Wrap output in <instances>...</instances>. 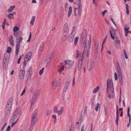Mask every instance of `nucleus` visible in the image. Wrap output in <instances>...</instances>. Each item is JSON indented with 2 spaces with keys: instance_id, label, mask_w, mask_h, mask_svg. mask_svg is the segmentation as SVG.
I'll return each mask as SVG.
<instances>
[{
  "instance_id": "obj_1",
  "label": "nucleus",
  "mask_w": 131,
  "mask_h": 131,
  "mask_svg": "<svg viewBox=\"0 0 131 131\" xmlns=\"http://www.w3.org/2000/svg\"><path fill=\"white\" fill-rule=\"evenodd\" d=\"M91 35H89V40L88 41L86 42L84 46V52L83 53H80L79 54L78 51H77V53L76 57L78 58L79 56V60L78 61V67L79 70H80L81 68L83 61V55L86 54L87 57L89 55L90 49L91 47Z\"/></svg>"
},
{
  "instance_id": "obj_2",
  "label": "nucleus",
  "mask_w": 131,
  "mask_h": 131,
  "mask_svg": "<svg viewBox=\"0 0 131 131\" xmlns=\"http://www.w3.org/2000/svg\"><path fill=\"white\" fill-rule=\"evenodd\" d=\"M116 68L117 70L119 79V81L120 84L122 85L123 84V80L124 78V76L122 74V72L121 70L119 63L117 61L116 62Z\"/></svg>"
},
{
  "instance_id": "obj_3",
  "label": "nucleus",
  "mask_w": 131,
  "mask_h": 131,
  "mask_svg": "<svg viewBox=\"0 0 131 131\" xmlns=\"http://www.w3.org/2000/svg\"><path fill=\"white\" fill-rule=\"evenodd\" d=\"M13 102V98H10L8 101L5 108V115H8L9 114Z\"/></svg>"
},
{
  "instance_id": "obj_4",
  "label": "nucleus",
  "mask_w": 131,
  "mask_h": 131,
  "mask_svg": "<svg viewBox=\"0 0 131 131\" xmlns=\"http://www.w3.org/2000/svg\"><path fill=\"white\" fill-rule=\"evenodd\" d=\"M61 81L59 77H57L54 81L52 83V88L54 89H56L57 87L59 86L61 84Z\"/></svg>"
},
{
  "instance_id": "obj_5",
  "label": "nucleus",
  "mask_w": 131,
  "mask_h": 131,
  "mask_svg": "<svg viewBox=\"0 0 131 131\" xmlns=\"http://www.w3.org/2000/svg\"><path fill=\"white\" fill-rule=\"evenodd\" d=\"M79 3L78 4L77 8H75L74 11V15L77 16V13H78V16L80 17L81 15L82 9V6L80 4L81 0H79Z\"/></svg>"
},
{
  "instance_id": "obj_6",
  "label": "nucleus",
  "mask_w": 131,
  "mask_h": 131,
  "mask_svg": "<svg viewBox=\"0 0 131 131\" xmlns=\"http://www.w3.org/2000/svg\"><path fill=\"white\" fill-rule=\"evenodd\" d=\"M9 56L10 54L7 53H5L4 55L3 61L4 63V64H3V69L4 70L6 69L7 67L6 65L7 64V62Z\"/></svg>"
},
{
  "instance_id": "obj_7",
  "label": "nucleus",
  "mask_w": 131,
  "mask_h": 131,
  "mask_svg": "<svg viewBox=\"0 0 131 131\" xmlns=\"http://www.w3.org/2000/svg\"><path fill=\"white\" fill-rule=\"evenodd\" d=\"M23 40L22 37H20L16 40V55H18V54L19 49L20 47V42Z\"/></svg>"
},
{
  "instance_id": "obj_8",
  "label": "nucleus",
  "mask_w": 131,
  "mask_h": 131,
  "mask_svg": "<svg viewBox=\"0 0 131 131\" xmlns=\"http://www.w3.org/2000/svg\"><path fill=\"white\" fill-rule=\"evenodd\" d=\"M65 63L66 67L69 69L72 67L74 62L73 61L67 60H65Z\"/></svg>"
},
{
  "instance_id": "obj_9",
  "label": "nucleus",
  "mask_w": 131,
  "mask_h": 131,
  "mask_svg": "<svg viewBox=\"0 0 131 131\" xmlns=\"http://www.w3.org/2000/svg\"><path fill=\"white\" fill-rule=\"evenodd\" d=\"M38 110L36 109L32 115V119H31V122H37V112Z\"/></svg>"
},
{
  "instance_id": "obj_10",
  "label": "nucleus",
  "mask_w": 131,
  "mask_h": 131,
  "mask_svg": "<svg viewBox=\"0 0 131 131\" xmlns=\"http://www.w3.org/2000/svg\"><path fill=\"white\" fill-rule=\"evenodd\" d=\"M63 107H62L60 108V110L58 111L57 107L55 106L54 107L53 111L54 112L57 113L58 116H59L63 113Z\"/></svg>"
},
{
  "instance_id": "obj_11",
  "label": "nucleus",
  "mask_w": 131,
  "mask_h": 131,
  "mask_svg": "<svg viewBox=\"0 0 131 131\" xmlns=\"http://www.w3.org/2000/svg\"><path fill=\"white\" fill-rule=\"evenodd\" d=\"M113 91L114 88L112 81L111 80H107V91L109 88Z\"/></svg>"
},
{
  "instance_id": "obj_12",
  "label": "nucleus",
  "mask_w": 131,
  "mask_h": 131,
  "mask_svg": "<svg viewBox=\"0 0 131 131\" xmlns=\"http://www.w3.org/2000/svg\"><path fill=\"white\" fill-rule=\"evenodd\" d=\"M117 30L113 28H111L109 31L111 38L113 39H115L114 36L116 35V32Z\"/></svg>"
},
{
  "instance_id": "obj_13",
  "label": "nucleus",
  "mask_w": 131,
  "mask_h": 131,
  "mask_svg": "<svg viewBox=\"0 0 131 131\" xmlns=\"http://www.w3.org/2000/svg\"><path fill=\"white\" fill-rule=\"evenodd\" d=\"M87 34L86 32L85 31H83L82 33L81 36L80 38L81 40L82 41V42L83 43H84L86 39Z\"/></svg>"
},
{
  "instance_id": "obj_14",
  "label": "nucleus",
  "mask_w": 131,
  "mask_h": 131,
  "mask_svg": "<svg viewBox=\"0 0 131 131\" xmlns=\"http://www.w3.org/2000/svg\"><path fill=\"white\" fill-rule=\"evenodd\" d=\"M69 30V28L67 23L64 24L63 28V32L64 34H68Z\"/></svg>"
},
{
  "instance_id": "obj_15",
  "label": "nucleus",
  "mask_w": 131,
  "mask_h": 131,
  "mask_svg": "<svg viewBox=\"0 0 131 131\" xmlns=\"http://www.w3.org/2000/svg\"><path fill=\"white\" fill-rule=\"evenodd\" d=\"M94 62L91 61H89L88 63L87 68L89 71H91L94 67Z\"/></svg>"
},
{
  "instance_id": "obj_16",
  "label": "nucleus",
  "mask_w": 131,
  "mask_h": 131,
  "mask_svg": "<svg viewBox=\"0 0 131 131\" xmlns=\"http://www.w3.org/2000/svg\"><path fill=\"white\" fill-rule=\"evenodd\" d=\"M8 41L12 46H14V38L12 35H10L9 36L8 38Z\"/></svg>"
},
{
  "instance_id": "obj_17",
  "label": "nucleus",
  "mask_w": 131,
  "mask_h": 131,
  "mask_svg": "<svg viewBox=\"0 0 131 131\" xmlns=\"http://www.w3.org/2000/svg\"><path fill=\"white\" fill-rule=\"evenodd\" d=\"M70 84V82L68 81L66 82L63 89V93H64L67 91Z\"/></svg>"
},
{
  "instance_id": "obj_18",
  "label": "nucleus",
  "mask_w": 131,
  "mask_h": 131,
  "mask_svg": "<svg viewBox=\"0 0 131 131\" xmlns=\"http://www.w3.org/2000/svg\"><path fill=\"white\" fill-rule=\"evenodd\" d=\"M31 52H30L27 53L24 58L25 61H28L30 59V58L32 56Z\"/></svg>"
},
{
  "instance_id": "obj_19",
  "label": "nucleus",
  "mask_w": 131,
  "mask_h": 131,
  "mask_svg": "<svg viewBox=\"0 0 131 131\" xmlns=\"http://www.w3.org/2000/svg\"><path fill=\"white\" fill-rule=\"evenodd\" d=\"M38 96V95L37 94H34L33 95L31 101V105H33L34 104Z\"/></svg>"
},
{
  "instance_id": "obj_20",
  "label": "nucleus",
  "mask_w": 131,
  "mask_h": 131,
  "mask_svg": "<svg viewBox=\"0 0 131 131\" xmlns=\"http://www.w3.org/2000/svg\"><path fill=\"white\" fill-rule=\"evenodd\" d=\"M25 73V72L24 70H20L19 75L20 79H22L24 78Z\"/></svg>"
},
{
  "instance_id": "obj_21",
  "label": "nucleus",
  "mask_w": 131,
  "mask_h": 131,
  "mask_svg": "<svg viewBox=\"0 0 131 131\" xmlns=\"http://www.w3.org/2000/svg\"><path fill=\"white\" fill-rule=\"evenodd\" d=\"M74 34H70L68 37V39L70 42H72L73 41Z\"/></svg>"
},
{
  "instance_id": "obj_22",
  "label": "nucleus",
  "mask_w": 131,
  "mask_h": 131,
  "mask_svg": "<svg viewBox=\"0 0 131 131\" xmlns=\"http://www.w3.org/2000/svg\"><path fill=\"white\" fill-rule=\"evenodd\" d=\"M53 54L52 53H50L48 55L47 58H46V60L48 63H50V62L52 59Z\"/></svg>"
},
{
  "instance_id": "obj_23",
  "label": "nucleus",
  "mask_w": 131,
  "mask_h": 131,
  "mask_svg": "<svg viewBox=\"0 0 131 131\" xmlns=\"http://www.w3.org/2000/svg\"><path fill=\"white\" fill-rule=\"evenodd\" d=\"M32 73V67H30L28 71L27 74L26 76H31Z\"/></svg>"
},
{
  "instance_id": "obj_24",
  "label": "nucleus",
  "mask_w": 131,
  "mask_h": 131,
  "mask_svg": "<svg viewBox=\"0 0 131 131\" xmlns=\"http://www.w3.org/2000/svg\"><path fill=\"white\" fill-rule=\"evenodd\" d=\"M16 14V12H14L12 13H10L8 14L7 16V17L9 19H12L14 18L13 16L15 15Z\"/></svg>"
},
{
  "instance_id": "obj_25",
  "label": "nucleus",
  "mask_w": 131,
  "mask_h": 131,
  "mask_svg": "<svg viewBox=\"0 0 131 131\" xmlns=\"http://www.w3.org/2000/svg\"><path fill=\"white\" fill-rule=\"evenodd\" d=\"M19 110L18 109H17L16 110L13 114L12 116L14 117V118H16L18 115V114L19 112Z\"/></svg>"
},
{
  "instance_id": "obj_26",
  "label": "nucleus",
  "mask_w": 131,
  "mask_h": 131,
  "mask_svg": "<svg viewBox=\"0 0 131 131\" xmlns=\"http://www.w3.org/2000/svg\"><path fill=\"white\" fill-rule=\"evenodd\" d=\"M36 123V122H31V124L30 128V131H31L33 130Z\"/></svg>"
},
{
  "instance_id": "obj_27",
  "label": "nucleus",
  "mask_w": 131,
  "mask_h": 131,
  "mask_svg": "<svg viewBox=\"0 0 131 131\" xmlns=\"http://www.w3.org/2000/svg\"><path fill=\"white\" fill-rule=\"evenodd\" d=\"M36 123V122H31V124L30 128V131H31L33 130Z\"/></svg>"
},
{
  "instance_id": "obj_28",
  "label": "nucleus",
  "mask_w": 131,
  "mask_h": 131,
  "mask_svg": "<svg viewBox=\"0 0 131 131\" xmlns=\"http://www.w3.org/2000/svg\"><path fill=\"white\" fill-rule=\"evenodd\" d=\"M15 7V6L14 5L13 6H11L8 9L7 12L9 13L11 12L13 10Z\"/></svg>"
},
{
  "instance_id": "obj_29",
  "label": "nucleus",
  "mask_w": 131,
  "mask_h": 131,
  "mask_svg": "<svg viewBox=\"0 0 131 131\" xmlns=\"http://www.w3.org/2000/svg\"><path fill=\"white\" fill-rule=\"evenodd\" d=\"M77 29V27L75 26H73L72 27L71 34H72L74 35L76 32Z\"/></svg>"
},
{
  "instance_id": "obj_30",
  "label": "nucleus",
  "mask_w": 131,
  "mask_h": 131,
  "mask_svg": "<svg viewBox=\"0 0 131 131\" xmlns=\"http://www.w3.org/2000/svg\"><path fill=\"white\" fill-rule=\"evenodd\" d=\"M100 87L99 86H97L95 88H94L93 91V92L94 93H95L97 92L99 90Z\"/></svg>"
},
{
  "instance_id": "obj_31",
  "label": "nucleus",
  "mask_w": 131,
  "mask_h": 131,
  "mask_svg": "<svg viewBox=\"0 0 131 131\" xmlns=\"http://www.w3.org/2000/svg\"><path fill=\"white\" fill-rule=\"evenodd\" d=\"M79 40V38L78 37H76L74 40V44L75 45H77L78 42Z\"/></svg>"
},
{
  "instance_id": "obj_32",
  "label": "nucleus",
  "mask_w": 131,
  "mask_h": 131,
  "mask_svg": "<svg viewBox=\"0 0 131 131\" xmlns=\"http://www.w3.org/2000/svg\"><path fill=\"white\" fill-rule=\"evenodd\" d=\"M31 76H26V77L25 81L27 82H28L31 79Z\"/></svg>"
},
{
  "instance_id": "obj_33",
  "label": "nucleus",
  "mask_w": 131,
  "mask_h": 131,
  "mask_svg": "<svg viewBox=\"0 0 131 131\" xmlns=\"http://www.w3.org/2000/svg\"><path fill=\"white\" fill-rule=\"evenodd\" d=\"M72 12V8L71 7H70L69 8V11L68 12V17H69L71 15Z\"/></svg>"
},
{
  "instance_id": "obj_34",
  "label": "nucleus",
  "mask_w": 131,
  "mask_h": 131,
  "mask_svg": "<svg viewBox=\"0 0 131 131\" xmlns=\"http://www.w3.org/2000/svg\"><path fill=\"white\" fill-rule=\"evenodd\" d=\"M130 111V107H128L127 108V116L129 118V121H131V116L129 114V112Z\"/></svg>"
},
{
  "instance_id": "obj_35",
  "label": "nucleus",
  "mask_w": 131,
  "mask_h": 131,
  "mask_svg": "<svg viewBox=\"0 0 131 131\" xmlns=\"http://www.w3.org/2000/svg\"><path fill=\"white\" fill-rule=\"evenodd\" d=\"M121 41L120 40L118 39H117L115 40V41L113 43L114 44L115 46H116V43L117 44H120Z\"/></svg>"
},
{
  "instance_id": "obj_36",
  "label": "nucleus",
  "mask_w": 131,
  "mask_h": 131,
  "mask_svg": "<svg viewBox=\"0 0 131 131\" xmlns=\"http://www.w3.org/2000/svg\"><path fill=\"white\" fill-rule=\"evenodd\" d=\"M35 20V16H33L32 18V19L30 21V23L32 26L33 25L34 21Z\"/></svg>"
},
{
  "instance_id": "obj_37",
  "label": "nucleus",
  "mask_w": 131,
  "mask_h": 131,
  "mask_svg": "<svg viewBox=\"0 0 131 131\" xmlns=\"http://www.w3.org/2000/svg\"><path fill=\"white\" fill-rule=\"evenodd\" d=\"M99 106V103H97L96 104V106L95 108V110L96 112H97L98 111Z\"/></svg>"
},
{
  "instance_id": "obj_38",
  "label": "nucleus",
  "mask_w": 131,
  "mask_h": 131,
  "mask_svg": "<svg viewBox=\"0 0 131 131\" xmlns=\"http://www.w3.org/2000/svg\"><path fill=\"white\" fill-rule=\"evenodd\" d=\"M114 89H113V91H112V90H110L111 92V97L113 98L114 97Z\"/></svg>"
},
{
  "instance_id": "obj_39",
  "label": "nucleus",
  "mask_w": 131,
  "mask_h": 131,
  "mask_svg": "<svg viewBox=\"0 0 131 131\" xmlns=\"http://www.w3.org/2000/svg\"><path fill=\"white\" fill-rule=\"evenodd\" d=\"M123 52L125 58L127 59L128 58L127 54L125 49H123Z\"/></svg>"
},
{
  "instance_id": "obj_40",
  "label": "nucleus",
  "mask_w": 131,
  "mask_h": 131,
  "mask_svg": "<svg viewBox=\"0 0 131 131\" xmlns=\"http://www.w3.org/2000/svg\"><path fill=\"white\" fill-rule=\"evenodd\" d=\"M19 30V28L17 26H15L14 27L13 31L14 32H15L17 31H18Z\"/></svg>"
},
{
  "instance_id": "obj_41",
  "label": "nucleus",
  "mask_w": 131,
  "mask_h": 131,
  "mask_svg": "<svg viewBox=\"0 0 131 131\" xmlns=\"http://www.w3.org/2000/svg\"><path fill=\"white\" fill-rule=\"evenodd\" d=\"M12 51V49L10 47H7V52L8 53H10Z\"/></svg>"
},
{
  "instance_id": "obj_42",
  "label": "nucleus",
  "mask_w": 131,
  "mask_h": 131,
  "mask_svg": "<svg viewBox=\"0 0 131 131\" xmlns=\"http://www.w3.org/2000/svg\"><path fill=\"white\" fill-rule=\"evenodd\" d=\"M28 61H25L24 60V61L23 63V69H24L25 68V66H26V62H27Z\"/></svg>"
},
{
  "instance_id": "obj_43",
  "label": "nucleus",
  "mask_w": 131,
  "mask_h": 131,
  "mask_svg": "<svg viewBox=\"0 0 131 131\" xmlns=\"http://www.w3.org/2000/svg\"><path fill=\"white\" fill-rule=\"evenodd\" d=\"M64 66H62L59 69V71L61 72L64 69Z\"/></svg>"
},
{
  "instance_id": "obj_44",
  "label": "nucleus",
  "mask_w": 131,
  "mask_h": 131,
  "mask_svg": "<svg viewBox=\"0 0 131 131\" xmlns=\"http://www.w3.org/2000/svg\"><path fill=\"white\" fill-rule=\"evenodd\" d=\"M66 39V35H64L63 36L61 39V40L62 41H65Z\"/></svg>"
},
{
  "instance_id": "obj_45",
  "label": "nucleus",
  "mask_w": 131,
  "mask_h": 131,
  "mask_svg": "<svg viewBox=\"0 0 131 131\" xmlns=\"http://www.w3.org/2000/svg\"><path fill=\"white\" fill-rule=\"evenodd\" d=\"M118 106H117V108H116V117H118L119 116L118 115Z\"/></svg>"
},
{
  "instance_id": "obj_46",
  "label": "nucleus",
  "mask_w": 131,
  "mask_h": 131,
  "mask_svg": "<svg viewBox=\"0 0 131 131\" xmlns=\"http://www.w3.org/2000/svg\"><path fill=\"white\" fill-rule=\"evenodd\" d=\"M26 87H25L24 89L23 90V91L22 92V93H21V96L23 95L25 93V91H26Z\"/></svg>"
},
{
  "instance_id": "obj_47",
  "label": "nucleus",
  "mask_w": 131,
  "mask_h": 131,
  "mask_svg": "<svg viewBox=\"0 0 131 131\" xmlns=\"http://www.w3.org/2000/svg\"><path fill=\"white\" fill-rule=\"evenodd\" d=\"M115 79V80H117L118 79V77L117 74L115 72L114 73Z\"/></svg>"
},
{
  "instance_id": "obj_48",
  "label": "nucleus",
  "mask_w": 131,
  "mask_h": 131,
  "mask_svg": "<svg viewBox=\"0 0 131 131\" xmlns=\"http://www.w3.org/2000/svg\"><path fill=\"white\" fill-rule=\"evenodd\" d=\"M110 19L111 20V21L112 22V23H113L115 25V26H116V23H115V22L114 21L113 18H111Z\"/></svg>"
},
{
  "instance_id": "obj_49",
  "label": "nucleus",
  "mask_w": 131,
  "mask_h": 131,
  "mask_svg": "<svg viewBox=\"0 0 131 131\" xmlns=\"http://www.w3.org/2000/svg\"><path fill=\"white\" fill-rule=\"evenodd\" d=\"M110 19L111 20V21L112 22V23H113L115 25V26H116V23H115V22L114 21L113 18H111Z\"/></svg>"
},
{
  "instance_id": "obj_50",
  "label": "nucleus",
  "mask_w": 131,
  "mask_h": 131,
  "mask_svg": "<svg viewBox=\"0 0 131 131\" xmlns=\"http://www.w3.org/2000/svg\"><path fill=\"white\" fill-rule=\"evenodd\" d=\"M121 91H120V96H119V103H121Z\"/></svg>"
},
{
  "instance_id": "obj_51",
  "label": "nucleus",
  "mask_w": 131,
  "mask_h": 131,
  "mask_svg": "<svg viewBox=\"0 0 131 131\" xmlns=\"http://www.w3.org/2000/svg\"><path fill=\"white\" fill-rule=\"evenodd\" d=\"M17 122V121H16L15 122H12L13 123L11 125V126L12 127H13L14 126L15 124Z\"/></svg>"
},
{
  "instance_id": "obj_52",
  "label": "nucleus",
  "mask_w": 131,
  "mask_h": 131,
  "mask_svg": "<svg viewBox=\"0 0 131 131\" xmlns=\"http://www.w3.org/2000/svg\"><path fill=\"white\" fill-rule=\"evenodd\" d=\"M50 111L49 110H47V112L46 113V115L48 116L49 115L50 113Z\"/></svg>"
},
{
  "instance_id": "obj_53",
  "label": "nucleus",
  "mask_w": 131,
  "mask_h": 131,
  "mask_svg": "<svg viewBox=\"0 0 131 131\" xmlns=\"http://www.w3.org/2000/svg\"><path fill=\"white\" fill-rule=\"evenodd\" d=\"M129 29V28L126 27V26L125 25L124 28L125 31H128V30Z\"/></svg>"
},
{
  "instance_id": "obj_54",
  "label": "nucleus",
  "mask_w": 131,
  "mask_h": 131,
  "mask_svg": "<svg viewBox=\"0 0 131 131\" xmlns=\"http://www.w3.org/2000/svg\"><path fill=\"white\" fill-rule=\"evenodd\" d=\"M107 12V10H105L103 12H102V14L103 16H104L105 15V13H106Z\"/></svg>"
},
{
  "instance_id": "obj_55",
  "label": "nucleus",
  "mask_w": 131,
  "mask_h": 131,
  "mask_svg": "<svg viewBox=\"0 0 131 131\" xmlns=\"http://www.w3.org/2000/svg\"><path fill=\"white\" fill-rule=\"evenodd\" d=\"M118 117H116V119L115 120V123L117 125H118Z\"/></svg>"
},
{
  "instance_id": "obj_56",
  "label": "nucleus",
  "mask_w": 131,
  "mask_h": 131,
  "mask_svg": "<svg viewBox=\"0 0 131 131\" xmlns=\"http://www.w3.org/2000/svg\"><path fill=\"white\" fill-rule=\"evenodd\" d=\"M74 128L73 126H71L69 128V131H73Z\"/></svg>"
},
{
  "instance_id": "obj_57",
  "label": "nucleus",
  "mask_w": 131,
  "mask_h": 131,
  "mask_svg": "<svg viewBox=\"0 0 131 131\" xmlns=\"http://www.w3.org/2000/svg\"><path fill=\"white\" fill-rule=\"evenodd\" d=\"M107 38V36H106L105 37V38L103 40V44L104 43H105V41L106 39Z\"/></svg>"
},
{
  "instance_id": "obj_58",
  "label": "nucleus",
  "mask_w": 131,
  "mask_h": 131,
  "mask_svg": "<svg viewBox=\"0 0 131 131\" xmlns=\"http://www.w3.org/2000/svg\"><path fill=\"white\" fill-rule=\"evenodd\" d=\"M129 32H130V31H125V35L126 36H127L128 33Z\"/></svg>"
},
{
  "instance_id": "obj_59",
  "label": "nucleus",
  "mask_w": 131,
  "mask_h": 131,
  "mask_svg": "<svg viewBox=\"0 0 131 131\" xmlns=\"http://www.w3.org/2000/svg\"><path fill=\"white\" fill-rule=\"evenodd\" d=\"M75 77H74L73 78V80L72 81V85L73 86H74L75 84Z\"/></svg>"
},
{
  "instance_id": "obj_60",
  "label": "nucleus",
  "mask_w": 131,
  "mask_h": 131,
  "mask_svg": "<svg viewBox=\"0 0 131 131\" xmlns=\"http://www.w3.org/2000/svg\"><path fill=\"white\" fill-rule=\"evenodd\" d=\"M10 129V126H8L7 129L6 131H9Z\"/></svg>"
},
{
  "instance_id": "obj_61",
  "label": "nucleus",
  "mask_w": 131,
  "mask_h": 131,
  "mask_svg": "<svg viewBox=\"0 0 131 131\" xmlns=\"http://www.w3.org/2000/svg\"><path fill=\"white\" fill-rule=\"evenodd\" d=\"M15 118H14V117H13V116H12L11 118V121L12 122H14V121L15 120Z\"/></svg>"
},
{
  "instance_id": "obj_62",
  "label": "nucleus",
  "mask_w": 131,
  "mask_h": 131,
  "mask_svg": "<svg viewBox=\"0 0 131 131\" xmlns=\"http://www.w3.org/2000/svg\"><path fill=\"white\" fill-rule=\"evenodd\" d=\"M52 116L53 118L55 119V121H56V116L55 115H52Z\"/></svg>"
},
{
  "instance_id": "obj_63",
  "label": "nucleus",
  "mask_w": 131,
  "mask_h": 131,
  "mask_svg": "<svg viewBox=\"0 0 131 131\" xmlns=\"http://www.w3.org/2000/svg\"><path fill=\"white\" fill-rule=\"evenodd\" d=\"M84 125H83L81 128V131H84Z\"/></svg>"
},
{
  "instance_id": "obj_64",
  "label": "nucleus",
  "mask_w": 131,
  "mask_h": 131,
  "mask_svg": "<svg viewBox=\"0 0 131 131\" xmlns=\"http://www.w3.org/2000/svg\"><path fill=\"white\" fill-rule=\"evenodd\" d=\"M126 9V13L127 15H128L129 13V9Z\"/></svg>"
}]
</instances>
